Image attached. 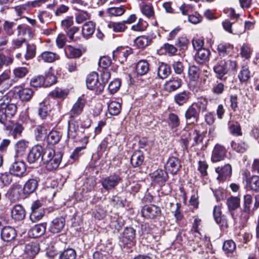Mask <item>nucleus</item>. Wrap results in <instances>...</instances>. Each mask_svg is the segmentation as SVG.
I'll return each mask as SVG.
<instances>
[{
    "mask_svg": "<svg viewBox=\"0 0 259 259\" xmlns=\"http://www.w3.org/2000/svg\"><path fill=\"white\" fill-rule=\"evenodd\" d=\"M190 96V93L188 91H183L176 94L174 97L175 102L179 106L183 105L187 102Z\"/></svg>",
    "mask_w": 259,
    "mask_h": 259,
    "instance_id": "29",
    "label": "nucleus"
},
{
    "mask_svg": "<svg viewBox=\"0 0 259 259\" xmlns=\"http://www.w3.org/2000/svg\"><path fill=\"white\" fill-rule=\"evenodd\" d=\"M213 70L217 74L218 78L222 79L223 76L227 73L223 61L220 62L218 64L214 66Z\"/></svg>",
    "mask_w": 259,
    "mask_h": 259,
    "instance_id": "51",
    "label": "nucleus"
},
{
    "mask_svg": "<svg viewBox=\"0 0 259 259\" xmlns=\"http://www.w3.org/2000/svg\"><path fill=\"white\" fill-rule=\"evenodd\" d=\"M125 10L121 7H111L107 9L108 13L111 16H120L123 15Z\"/></svg>",
    "mask_w": 259,
    "mask_h": 259,
    "instance_id": "61",
    "label": "nucleus"
},
{
    "mask_svg": "<svg viewBox=\"0 0 259 259\" xmlns=\"http://www.w3.org/2000/svg\"><path fill=\"white\" fill-rule=\"evenodd\" d=\"M131 52V50H125L122 47H118L112 52L113 59L115 60H118L119 62H122L126 60L127 57Z\"/></svg>",
    "mask_w": 259,
    "mask_h": 259,
    "instance_id": "9",
    "label": "nucleus"
},
{
    "mask_svg": "<svg viewBox=\"0 0 259 259\" xmlns=\"http://www.w3.org/2000/svg\"><path fill=\"white\" fill-rule=\"evenodd\" d=\"M16 89L18 90L17 92L19 95V98L22 101H29L33 95V91L30 88H17Z\"/></svg>",
    "mask_w": 259,
    "mask_h": 259,
    "instance_id": "21",
    "label": "nucleus"
},
{
    "mask_svg": "<svg viewBox=\"0 0 259 259\" xmlns=\"http://www.w3.org/2000/svg\"><path fill=\"white\" fill-rule=\"evenodd\" d=\"M151 38L148 36L142 35L137 37L134 40L135 45L138 48L143 49L151 42Z\"/></svg>",
    "mask_w": 259,
    "mask_h": 259,
    "instance_id": "23",
    "label": "nucleus"
},
{
    "mask_svg": "<svg viewBox=\"0 0 259 259\" xmlns=\"http://www.w3.org/2000/svg\"><path fill=\"white\" fill-rule=\"evenodd\" d=\"M75 20L77 23L80 24L90 18V14L86 11H79L75 13Z\"/></svg>",
    "mask_w": 259,
    "mask_h": 259,
    "instance_id": "58",
    "label": "nucleus"
},
{
    "mask_svg": "<svg viewBox=\"0 0 259 259\" xmlns=\"http://www.w3.org/2000/svg\"><path fill=\"white\" fill-rule=\"evenodd\" d=\"M40 58L46 62L51 63L58 60L59 56L56 53L50 51H45L41 53Z\"/></svg>",
    "mask_w": 259,
    "mask_h": 259,
    "instance_id": "38",
    "label": "nucleus"
},
{
    "mask_svg": "<svg viewBox=\"0 0 259 259\" xmlns=\"http://www.w3.org/2000/svg\"><path fill=\"white\" fill-rule=\"evenodd\" d=\"M100 80L98 79V82L100 85L98 86V90L102 91L103 90L105 84L107 83L110 78V72L107 69H102L100 71Z\"/></svg>",
    "mask_w": 259,
    "mask_h": 259,
    "instance_id": "22",
    "label": "nucleus"
},
{
    "mask_svg": "<svg viewBox=\"0 0 259 259\" xmlns=\"http://www.w3.org/2000/svg\"><path fill=\"white\" fill-rule=\"evenodd\" d=\"M26 171L25 163L22 161H17L13 163L10 168V171L13 175L22 177Z\"/></svg>",
    "mask_w": 259,
    "mask_h": 259,
    "instance_id": "13",
    "label": "nucleus"
},
{
    "mask_svg": "<svg viewBox=\"0 0 259 259\" xmlns=\"http://www.w3.org/2000/svg\"><path fill=\"white\" fill-rule=\"evenodd\" d=\"M142 14L149 18H154V11L152 5L150 4L144 5L141 7Z\"/></svg>",
    "mask_w": 259,
    "mask_h": 259,
    "instance_id": "47",
    "label": "nucleus"
},
{
    "mask_svg": "<svg viewBox=\"0 0 259 259\" xmlns=\"http://www.w3.org/2000/svg\"><path fill=\"white\" fill-rule=\"evenodd\" d=\"M76 253L74 249L69 248L65 250L59 256V259H75Z\"/></svg>",
    "mask_w": 259,
    "mask_h": 259,
    "instance_id": "60",
    "label": "nucleus"
},
{
    "mask_svg": "<svg viewBox=\"0 0 259 259\" xmlns=\"http://www.w3.org/2000/svg\"><path fill=\"white\" fill-rule=\"evenodd\" d=\"M187 134L188 136L190 137L191 140H193L194 143H192V145L199 144L203 140L202 135L197 130H193L190 132H188Z\"/></svg>",
    "mask_w": 259,
    "mask_h": 259,
    "instance_id": "48",
    "label": "nucleus"
},
{
    "mask_svg": "<svg viewBox=\"0 0 259 259\" xmlns=\"http://www.w3.org/2000/svg\"><path fill=\"white\" fill-rule=\"evenodd\" d=\"M208 102L205 98H200L197 102L192 104V106L198 109L199 113L200 112H205L207 109Z\"/></svg>",
    "mask_w": 259,
    "mask_h": 259,
    "instance_id": "49",
    "label": "nucleus"
},
{
    "mask_svg": "<svg viewBox=\"0 0 259 259\" xmlns=\"http://www.w3.org/2000/svg\"><path fill=\"white\" fill-rule=\"evenodd\" d=\"M170 66L164 63H160L157 69L158 76L161 79L166 78L170 73Z\"/></svg>",
    "mask_w": 259,
    "mask_h": 259,
    "instance_id": "24",
    "label": "nucleus"
},
{
    "mask_svg": "<svg viewBox=\"0 0 259 259\" xmlns=\"http://www.w3.org/2000/svg\"><path fill=\"white\" fill-rule=\"evenodd\" d=\"M46 231V225L44 224H38L35 225L28 232L29 236L33 238L38 237L43 235Z\"/></svg>",
    "mask_w": 259,
    "mask_h": 259,
    "instance_id": "26",
    "label": "nucleus"
},
{
    "mask_svg": "<svg viewBox=\"0 0 259 259\" xmlns=\"http://www.w3.org/2000/svg\"><path fill=\"white\" fill-rule=\"evenodd\" d=\"M49 108L45 103H41L39 104L38 109V114L42 119L46 118L49 114Z\"/></svg>",
    "mask_w": 259,
    "mask_h": 259,
    "instance_id": "63",
    "label": "nucleus"
},
{
    "mask_svg": "<svg viewBox=\"0 0 259 259\" xmlns=\"http://www.w3.org/2000/svg\"><path fill=\"white\" fill-rule=\"evenodd\" d=\"M182 80L177 77H172L165 83V88L168 92L175 91L181 85Z\"/></svg>",
    "mask_w": 259,
    "mask_h": 259,
    "instance_id": "19",
    "label": "nucleus"
},
{
    "mask_svg": "<svg viewBox=\"0 0 259 259\" xmlns=\"http://www.w3.org/2000/svg\"><path fill=\"white\" fill-rule=\"evenodd\" d=\"M167 123L169 127L172 129L178 127L180 124L179 116L173 113L169 114L167 118Z\"/></svg>",
    "mask_w": 259,
    "mask_h": 259,
    "instance_id": "39",
    "label": "nucleus"
},
{
    "mask_svg": "<svg viewBox=\"0 0 259 259\" xmlns=\"http://www.w3.org/2000/svg\"><path fill=\"white\" fill-rule=\"evenodd\" d=\"M210 52L205 48L197 51L195 55V60L199 64H202L208 59Z\"/></svg>",
    "mask_w": 259,
    "mask_h": 259,
    "instance_id": "27",
    "label": "nucleus"
},
{
    "mask_svg": "<svg viewBox=\"0 0 259 259\" xmlns=\"http://www.w3.org/2000/svg\"><path fill=\"white\" fill-rule=\"evenodd\" d=\"M142 215L147 219H154L161 214L160 207L153 204L145 205L141 211Z\"/></svg>",
    "mask_w": 259,
    "mask_h": 259,
    "instance_id": "3",
    "label": "nucleus"
},
{
    "mask_svg": "<svg viewBox=\"0 0 259 259\" xmlns=\"http://www.w3.org/2000/svg\"><path fill=\"white\" fill-rule=\"evenodd\" d=\"M24 128L22 124L19 123H16L11 126L10 135H12L14 138H17L20 137Z\"/></svg>",
    "mask_w": 259,
    "mask_h": 259,
    "instance_id": "43",
    "label": "nucleus"
},
{
    "mask_svg": "<svg viewBox=\"0 0 259 259\" xmlns=\"http://www.w3.org/2000/svg\"><path fill=\"white\" fill-rule=\"evenodd\" d=\"M149 70V64L148 62L144 60L139 61L136 65V71L139 75L146 74Z\"/></svg>",
    "mask_w": 259,
    "mask_h": 259,
    "instance_id": "33",
    "label": "nucleus"
},
{
    "mask_svg": "<svg viewBox=\"0 0 259 259\" xmlns=\"http://www.w3.org/2000/svg\"><path fill=\"white\" fill-rule=\"evenodd\" d=\"M21 187L17 185L13 187L10 191L9 198L12 201H16L20 198Z\"/></svg>",
    "mask_w": 259,
    "mask_h": 259,
    "instance_id": "42",
    "label": "nucleus"
},
{
    "mask_svg": "<svg viewBox=\"0 0 259 259\" xmlns=\"http://www.w3.org/2000/svg\"><path fill=\"white\" fill-rule=\"evenodd\" d=\"M47 134V130L41 125H37L35 130V137L37 141H41L45 139Z\"/></svg>",
    "mask_w": 259,
    "mask_h": 259,
    "instance_id": "52",
    "label": "nucleus"
},
{
    "mask_svg": "<svg viewBox=\"0 0 259 259\" xmlns=\"http://www.w3.org/2000/svg\"><path fill=\"white\" fill-rule=\"evenodd\" d=\"M26 52L25 54L26 60H30L34 57L36 53V46L33 44H27Z\"/></svg>",
    "mask_w": 259,
    "mask_h": 259,
    "instance_id": "56",
    "label": "nucleus"
},
{
    "mask_svg": "<svg viewBox=\"0 0 259 259\" xmlns=\"http://www.w3.org/2000/svg\"><path fill=\"white\" fill-rule=\"evenodd\" d=\"M144 159V156L140 151H136L131 157V162L133 167H139L143 163Z\"/></svg>",
    "mask_w": 259,
    "mask_h": 259,
    "instance_id": "30",
    "label": "nucleus"
},
{
    "mask_svg": "<svg viewBox=\"0 0 259 259\" xmlns=\"http://www.w3.org/2000/svg\"><path fill=\"white\" fill-rule=\"evenodd\" d=\"M231 145L233 150L240 153L244 152L247 148V145L242 141H232Z\"/></svg>",
    "mask_w": 259,
    "mask_h": 259,
    "instance_id": "46",
    "label": "nucleus"
},
{
    "mask_svg": "<svg viewBox=\"0 0 259 259\" xmlns=\"http://www.w3.org/2000/svg\"><path fill=\"white\" fill-rule=\"evenodd\" d=\"M120 181L119 176L113 175L105 178L102 181V184L104 188L109 190L117 186Z\"/></svg>",
    "mask_w": 259,
    "mask_h": 259,
    "instance_id": "10",
    "label": "nucleus"
},
{
    "mask_svg": "<svg viewBox=\"0 0 259 259\" xmlns=\"http://www.w3.org/2000/svg\"><path fill=\"white\" fill-rule=\"evenodd\" d=\"M78 133V124L77 122L72 121L68 122L67 136L69 139L76 138Z\"/></svg>",
    "mask_w": 259,
    "mask_h": 259,
    "instance_id": "28",
    "label": "nucleus"
},
{
    "mask_svg": "<svg viewBox=\"0 0 259 259\" xmlns=\"http://www.w3.org/2000/svg\"><path fill=\"white\" fill-rule=\"evenodd\" d=\"M13 62V58L10 56H6L3 53H0V70L4 66H8Z\"/></svg>",
    "mask_w": 259,
    "mask_h": 259,
    "instance_id": "53",
    "label": "nucleus"
},
{
    "mask_svg": "<svg viewBox=\"0 0 259 259\" xmlns=\"http://www.w3.org/2000/svg\"><path fill=\"white\" fill-rule=\"evenodd\" d=\"M124 24L123 21L122 22H109L107 26L112 29L114 32H123L126 28Z\"/></svg>",
    "mask_w": 259,
    "mask_h": 259,
    "instance_id": "45",
    "label": "nucleus"
},
{
    "mask_svg": "<svg viewBox=\"0 0 259 259\" xmlns=\"http://www.w3.org/2000/svg\"><path fill=\"white\" fill-rule=\"evenodd\" d=\"M238 76L241 82L247 81L250 78V71L248 68L246 66H243Z\"/></svg>",
    "mask_w": 259,
    "mask_h": 259,
    "instance_id": "55",
    "label": "nucleus"
},
{
    "mask_svg": "<svg viewBox=\"0 0 259 259\" xmlns=\"http://www.w3.org/2000/svg\"><path fill=\"white\" fill-rule=\"evenodd\" d=\"M10 98L5 95L0 100V108L6 112L9 117H12L16 113L17 107L15 104L9 103Z\"/></svg>",
    "mask_w": 259,
    "mask_h": 259,
    "instance_id": "2",
    "label": "nucleus"
},
{
    "mask_svg": "<svg viewBox=\"0 0 259 259\" xmlns=\"http://www.w3.org/2000/svg\"><path fill=\"white\" fill-rule=\"evenodd\" d=\"M226 149L223 146L217 144L212 151L211 160L213 162L222 160L226 156Z\"/></svg>",
    "mask_w": 259,
    "mask_h": 259,
    "instance_id": "11",
    "label": "nucleus"
},
{
    "mask_svg": "<svg viewBox=\"0 0 259 259\" xmlns=\"http://www.w3.org/2000/svg\"><path fill=\"white\" fill-rule=\"evenodd\" d=\"M232 49V47L230 45L221 43L218 45L217 50L220 56H225L229 53Z\"/></svg>",
    "mask_w": 259,
    "mask_h": 259,
    "instance_id": "54",
    "label": "nucleus"
},
{
    "mask_svg": "<svg viewBox=\"0 0 259 259\" xmlns=\"http://www.w3.org/2000/svg\"><path fill=\"white\" fill-rule=\"evenodd\" d=\"M200 70L196 66H190L188 69V77L191 81H196L199 77Z\"/></svg>",
    "mask_w": 259,
    "mask_h": 259,
    "instance_id": "44",
    "label": "nucleus"
},
{
    "mask_svg": "<svg viewBox=\"0 0 259 259\" xmlns=\"http://www.w3.org/2000/svg\"><path fill=\"white\" fill-rule=\"evenodd\" d=\"M39 244H27L24 251L30 257H33L39 251Z\"/></svg>",
    "mask_w": 259,
    "mask_h": 259,
    "instance_id": "35",
    "label": "nucleus"
},
{
    "mask_svg": "<svg viewBox=\"0 0 259 259\" xmlns=\"http://www.w3.org/2000/svg\"><path fill=\"white\" fill-rule=\"evenodd\" d=\"M38 181L36 179H29L24 184L23 192L25 194H30L32 193L37 188Z\"/></svg>",
    "mask_w": 259,
    "mask_h": 259,
    "instance_id": "20",
    "label": "nucleus"
},
{
    "mask_svg": "<svg viewBox=\"0 0 259 259\" xmlns=\"http://www.w3.org/2000/svg\"><path fill=\"white\" fill-rule=\"evenodd\" d=\"M181 167L180 160L176 157L168 158L165 166L166 169L172 174H176Z\"/></svg>",
    "mask_w": 259,
    "mask_h": 259,
    "instance_id": "7",
    "label": "nucleus"
},
{
    "mask_svg": "<svg viewBox=\"0 0 259 259\" xmlns=\"http://www.w3.org/2000/svg\"><path fill=\"white\" fill-rule=\"evenodd\" d=\"M135 230L132 227H126L122 236V242H132L135 237Z\"/></svg>",
    "mask_w": 259,
    "mask_h": 259,
    "instance_id": "32",
    "label": "nucleus"
},
{
    "mask_svg": "<svg viewBox=\"0 0 259 259\" xmlns=\"http://www.w3.org/2000/svg\"><path fill=\"white\" fill-rule=\"evenodd\" d=\"M85 105V101L79 98L73 105L71 110L70 111V114L72 117H75L80 114L83 109Z\"/></svg>",
    "mask_w": 259,
    "mask_h": 259,
    "instance_id": "17",
    "label": "nucleus"
},
{
    "mask_svg": "<svg viewBox=\"0 0 259 259\" xmlns=\"http://www.w3.org/2000/svg\"><path fill=\"white\" fill-rule=\"evenodd\" d=\"M252 201V196L250 194H246L243 197V210H242L241 217L243 221H246L249 218V214L251 211L250 205Z\"/></svg>",
    "mask_w": 259,
    "mask_h": 259,
    "instance_id": "8",
    "label": "nucleus"
},
{
    "mask_svg": "<svg viewBox=\"0 0 259 259\" xmlns=\"http://www.w3.org/2000/svg\"><path fill=\"white\" fill-rule=\"evenodd\" d=\"M108 110L112 115H118L121 110V104L116 101H112L108 105Z\"/></svg>",
    "mask_w": 259,
    "mask_h": 259,
    "instance_id": "37",
    "label": "nucleus"
},
{
    "mask_svg": "<svg viewBox=\"0 0 259 259\" xmlns=\"http://www.w3.org/2000/svg\"><path fill=\"white\" fill-rule=\"evenodd\" d=\"M227 205L228 209L231 212V214L233 219H236L235 216L234 211L239 208L240 205V199L238 197L231 196L228 198L227 200Z\"/></svg>",
    "mask_w": 259,
    "mask_h": 259,
    "instance_id": "14",
    "label": "nucleus"
},
{
    "mask_svg": "<svg viewBox=\"0 0 259 259\" xmlns=\"http://www.w3.org/2000/svg\"><path fill=\"white\" fill-rule=\"evenodd\" d=\"M44 151L41 146L36 145L33 146L28 155V162L29 163L37 162L40 158L41 159Z\"/></svg>",
    "mask_w": 259,
    "mask_h": 259,
    "instance_id": "4",
    "label": "nucleus"
},
{
    "mask_svg": "<svg viewBox=\"0 0 259 259\" xmlns=\"http://www.w3.org/2000/svg\"><path fill=\"white\" fill-rule=\"evenodd\" d=\"M215 170L218 175L217 179L220 182H223L231 177L232 166L229 164H226L223 166L215 168Z\"/></svg>",
    "mask_w": 259,
    "mask_h": 259,
    "instance_id": "5",
    "label": "nucleus"
},
{
    "mask_svg": "<svg viewBox=\"0 0 259 259\" xmlns=\"http://www.w3.org/2000/svg\"><path fill=\"white\" fill-rule=\"evenodd\" d=\"M96 23L92 21L86 22L82 26V33L84 37H89L95 32Z\"/></svg>",
    "mask_w": 259,
    "mask_h": 259,
    "instance_id": "31",
    "label": "nucleus"
},
{
    "mask_svg": "<svg viewBox=\"0 0 259 259\" xmlns=\"http://www.w3.org/2000/svg\"><path fill=\"white\" fill-rule=\"evenodd\" d=\"M65 224L64 218L62 217L56 218L51 221L49 226V230L52 233H58L63 229Z\"/></svg>",
    "mask_w": 259,
    "mask_h": 259,
    "instance_id": "6",
    "label": "nucleus"
},
{
    "mask_svg": "<svg viewBox=\"0 0 259 259\" xmlns=\"http://www.w3.org/2000/svg\"><path fill=\"white\" fill-rule=\"evenodd\" d=\"M247 185L252 191L255 192L259 191V176H252L247 180Z\"/></svg>",
    "mask_w": 259,
    "mask_h": 259,
    "instance_id": "40",
    "label": "nucleus"
},
{
    "mask_svg": "<svg viewBox=\"0 0 259 259\" xmlns=\"http://www.w3.org/2000/svg\"><path fill=\"white\" fill-rule=\"evenodd\" d=\"M27 147V143L24 140L18 141L15 145V151L17 156H21L24 153Z\"/></svg>",
    "mask_w": 259,
    "mask_h": 259,
    "instance_id": "50",
    "label": "nucleus"
},
{
    "mask_svg": "<svg viewBox=\"0 0 259 259\" xmlns=\"http://www.w3.org/2000/svg\"><path fill=\"white\" fill-rule=\"evenodd\" d=\"M11 215L16 221L23 220L25 217V211L21 205H16L11 210Z\"/></svg>",
    "mask_w": 259,
    "mask_h": 259,
    "instance_id": "18",
    "label": "nucleus"
},
{
    "mask_svg": "<svg viewBox=\"0 0 259 259\" xmlns=\"http://www.w3.org/2000/svg\"><path fill=\"white\" fill-rule=\"evenodd\" d=\"M1 236L4 241L9 242L15 238L16 232L14 228L10 226H6L2 229Z\"/></svg>",
    "mask_w": 259,
    "mask_h": 259,
    "instance_id": "15",
    "label": "nucleus"
},
{
    "mask_svg": "<svg viewBox=\"0 0 259 259\" xmlns=\"http://www.w3.org/2000/svg\"><path fill=\"white\" fill-rule=\"evenodd\" d=\"M62 154L60 152H56L51 148L44 150L41 157V160L45 164L46 168L49 171L57 169L62 159Z\"/></svg>",
    "mask_w": 259,
    "mask_h": 259,
    "instance_id": "1",
    "label": "nucleus"
},
{
    "mask_svg": "<svg viewBox=\"0 0 259 259\" xmlns=\"http://www.w3.org/2000/svg\"><path fill=\"white\" fill-rule=\"evenodd\" d=\"M28 73V70L26 67H17L14 70V74L15 77L22 78Z\"/></svg>",
    "mask_w": 259,
    "mask_h": 259,
    "instance_id": "64",
    "label": "nucleus"
},
{
    "mask_svg": "<svg viewBox=\"0 0 259 259\" xmlns=\"http://www.w3.org/2000/svg\"><path fill=\"white\" fill-rule=\"evenodd\" d=\"M61 135L58 131H52L50 132L47 137V142L51 145H55L60 141Z\"/></svg>",
    "mask_w": 259,
    "mask_h": 259,
    "instance_id": "41",
    "label": "nucleus"
},
{
    "mask_svg": "<svg viewBox=\"0 0 259 259\" xmlns=\"http://www.w3.org/2000/svg\"><path fill=\"white\" fill-rule=\"evenodd\" d=\"M185 117L187 122L194 123L197 122L199 118V112L194 106H190L185 113Z\"/></svg>",
    "mask_w": 259,
    "mask_h": 259,
    "instance_id": "12",
    "label": "nucleus"
},
{
    "mask_svg": "<svg viewBox=\"0 0 259 259\" xmlns=\"http://www.w3.org/2000/svg\"><path fill=\"white\" fill-rule=\"evenodd\" d=\"M120 85V80L119 79H115L109 83L108 85V90L111 94H114L118 91Z\"/></svg>",
    "mask_w": 259,
    "mask_h": 259,
    "instance_id": "62",
    "label": "nucleus"
},
{
    "mask_svg": "<svg viewBox=\"0 0 259 259\" xmlns=\"http://www.w3.org/2000/svg\"><path fill=\"white\" fill-rule=\"evenodd\" d=\"M166 172L162 169H158L151 174V179L154 182L162 184L167 179Z\"/></svg>",
    "mask_w": 259,
    "mask_h": 259,
    "instance_id": "16",
    "label": "nucleus"
},
{
    "mask_svg": "<svg viewBox=\"0 0 259 259\" xmlns=\"http://www.w3.org/2000/svg\"><path fill=\"white\" fill-rule=\"evenodd\" d=\"M16 25V24L14 22L5 21L3 24V28L5 33L9 36L13 35L14 33V28Z\"/></svg>",
    "mask_w": 259,
    "mask_h": 259,
    "instance_id": "57",
    "label": "nucleus"
},
{
    "mask_svg": "<svg viewBox=\"0 0 259 259\" xmlns=\"http://www.w3.org/2000/svg\"><path fill=\"white\" fill-rule=\"evenodd\" d=\"M64 51L66 56L70 58H79L82 55L81 51L80 49L73 47L71 45L65 47Z\"/></svg>",
    "mask_w": 259,
    "mask_h": 259,
    "instance_id": "25",
    "label": "nucleus"
},
{
    "mask_svg": "<svg viewBox=\"0 0 259 259\" xmlns=\"http://www.w3.org/2000/svg\"><path fill=\"white\" fill-rule=\"evenodd\" d=\"M68 92L67 90H62V89L56 88L49 93V96L54 98H57L61 100L67 96Z\"/></svg>",
    "mask_w": 259,
    "mask_h": 259,
    "instance_id": "34",
    "label": "nucleus"
},
{
    "mask_svg": "<svg viewBox=\"0 0 259 259\" xmlns=\"http://www.w3.org/2000/svg\"><path fill=\"white\" fill-rule=\"evenodd\" d=\"M31 86L37 88L40 87L43 85H45V79L42 75L35 76L33 77L30 81Z\"/></svg>",
    "mask_w": 259,
    "mask_h": 259,
    "instance_id": "59",
    "label": "nucleus"
},
{
    "mask_svg": "<svg viewBox=\"0 0 259 259\" xmlns=\"http://www.w3.org/2000/svg\"><path fill=\"white\" fill-rule=\"evenodd\" d=\"M87 88L91 90L96 88L97 83V73L96 72H92L87 77L86 80Z\"/></svg>",
    "mask_w": 259,
    "mask_h": 259,
    "instance_id": "36",
    "label": "nucleus"
}]
</instances>
